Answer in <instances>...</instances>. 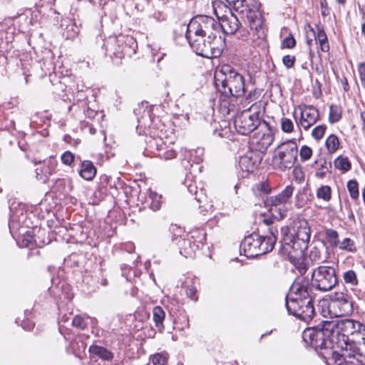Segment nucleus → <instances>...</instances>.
I'll list each match as a JSON object with an SVG mask.
<instances>
[{"label": "nucleus", "instance_id": "21", "mask_svg": "<svg viewBox=\"0 0 365 365\" xmlns=\"http://www.w3.org/2000/svg\"><path fill=\"white\" fill-rule=\"evenodd\" d=\"M89 352L102 360L110 361L113 358V354L105 347L98 345H92L89 347Z\"/></svg>", "mask_w": 365, "mask_h": 365}, {"label": "nucleus", "instance_id": "3", "mask_svg": "<svg viewBox=\"0 0 365 365\" xmlns=\"http://www.w3.org/2000/svg\"><path fill=\"white\" fill-rule=\"evenodd\" d=\"M214 78L217 88L225 96L240 97L245 93L244 77L229 64L218 66Z\"/></svg>", "mask_w": 365, "mask_h": 365}, {"label": "nucleus", "instance_id": "29", "mask_svg": "<svg viewBox=\"0 0 365 365\" xmlns=\"http://www.w3.org/2000/svg\"><path fill=\"white\" fill-rule=\"evenodd\" d=\"M317 196L324 201H329L331 196V187L328 185H322L317 190Z\"/></svg>", "mask_w": 365, "mask_h": 365}, {"label": "nucleus", "instance_id": "1", "mask_svg": "<svg viewBox=\"0 0 365 365\" xmlns=\"http://www.w3.org/2000/svg\"><path fill=\"white\" fill-rule=\"evenodd\" d=\"M220 26L208 16H197L192 19L187 26L186 38L195 52L205 58H212L220 53L217 43Z\"/></svg>", "mask_w": 365, "mask_h": 365}, {"label": "nucleus", "instance_id": "56", "mask_svg": "<svg viewBox=\"0 0 365 365\" xmlns=\"http://www.w3.org/2000/svg\"><path fill=\"white\" fill-rule=\"evenodd\" d=\"M188 243H189V242H188L187 241H186V240H183V244H184V245H186V244H188Z\"/></svg>", "mask_w": 365, "mask_h": 365}, {"label": "nucleus", "instance_id": "52", "mask_svg": "<svg viewBox=\"0 0 365 365\" xmlns=\"http://www.w3.org/2000/svg\"><path fill=\"white\" fill-rule=\"evenodd\" d=\"M349 218L353 221H354V215L353 214V212H351L349 215Z\"/></svg>", "mask_w": 365, "mask_h": 365}, {"label": "nucleus", "instance_id": "38", "mask_svg": "<svg viewBox=\"0 0 365 365\" xmlns=\"http://www.w3.org/2000/svg\"><path fill=\"white\" fill-rule=\"evenodd\" d=\"M255 190L259 195H267L270 192L271 188L267 182H262L255 185Z\"/></svg>", "mask_w": 365, "mask_h": 365}, {"label": "nucleus", "instance_id": "27", "mask_svg": "<svg viewBox=\"0 0 365 365\" xmlns=\"http://www.w3.org/2000/svg\"><path fill=\"white\" fill-rule=\"evenodd\" d=\"M339 141L336 135H331L326 140V146L329 153H334L339 148Z\"/></svg>", "mask_w": 365, "mask_h": 365}, {"label": "nucleus", "instance_id": "42", "mask_svg": "<svg viewBox=\"0 0 365 365\" xmlns=\"http://www.w3.org/2000/svg\"><path fill=\"white\" fill-rule=\"evenodd\" d=\"M74 159L73 154L70 151H66L61 155V161L63 164L70 165Z\"/></svg>", "mask_w": 365, "mask_h": 365}, {"label": "nucleus", "instance_id": "2", "mask_svg": "<svg viewBox=\"0 0 365 365\" xmlns=\"http://www.w3.org/2000/svg\"><path fill=\"white\" fill-rule=\"evenodd\" d=\"M312 292L313 285L308 279L297 278L292 284L287 297L286 306L289 313L304 322L312 319L314 315Z\"/></svg>", "mask_w": 365, "mask_h": 365}, {"label": "nucleus", "instance_id": "37", "mask_svg": "<svg viewBox=\"0 0 365 365\" xmlns=\"http://www.w3.org/2000/svg\"><path fill=\"white\" fill-rule=\"evenodd\" d=\"M299 155L302 160H308L312 155V150L311 148L307 145H303L299 151Z\"/></svg>", "mask_w": 365, "mask_h": 365}, {"label": "nucleus", "instance_id": "9", "mask_svg": "<svg viewBox=\"0 0 365 365\" xmlns=\"http://www.w3.org/2000/svg\"><path fill=\"white\" fill-rule=\"evenodd\" d=\"M258 106L252 104L248 109L238 114L234 121L237 131L242 135H247L257 129L262 122L259 118Z\"/></svg>", "mask_w": 365, "mask_h": 365}, {"label": "nucleus", "instance_id": "57", "mask_svg": "<svg viewBox=\"0 0 365 365\" xmlns=\"http://www.w3.org/2000/svg\"><path fill=\"white\" fill-rule=\"evenodd\" d=\"M310 29H311V31H312V32H314V29H313L312 27H311Z\"/></svg>", "mask_w": 365, "mask_h": 365}, {"label": "nucleus", "instance_id": "24", "mask_svg": "<svg viewBox=\"0 0 365 365\" xmlns=\"http://www.w3.org/2000/svg\"><path fill=\"white\" fill-rule=\"evenodd\" d=\"M351 343L356 345L359 353L365 356V326L364 329L360 331V334L357 336L354 337Z\"/></svg>", "mask_w": 365, "mask_h": 365}, {"label": "nucleus", "instance_id": "16", "mask_svg": "<svg viewBox=\"0 0 365 365\" xmlns=\"http://www.w3.org/2000/svg\"><path fill=\"white\" fill-rule=\"evenodd\" d=\"M215 14L220 20V29H222L224 33L233 34L238 30L240 23L237 17L230 11H229L228 14H225L220 16L218 12L215 10Z\"/></svg>", "mask_w": 365, "mask_h": 365}, {"label": "nucleus", "instance_id": "50", "mask_svg": "<svg viewBox=\"0 0 365 365\" xmlns=\"http://www.w3.org/2000/svg\"><path fill=\"white\" fill-rule=\"evenodd\" d=\"M317 175L319 176V178H324L325 176V173L322 171H318L317 173Z\"/></svg>", "mask_w": 365, "mask_h": 365}, {"label": "nucleus", "instance_id": "39", "mask_svg": "<svg viewBox=\"0 0 365 365\" xmlns=\"http://www.w3.org/2000/svg\"><path fill=\"white\" fill-rule=\"evenodd\" d=\"M339 248L347 251L354 250V242L350 238H345L341 242H339Z\"/></svg>", "mask_w": 365, "mask_h": 365}, {"label": "nucleus", "instance_id": "40", "mask_svg": "<svg viewBox=\"0 0 365 365\" xmlns=\"http://www.w3.org/2000/svg\"><path fill=\"white\" fill-rule=\"evenodd\" d=\"M167 360V357L161 354H155L152 358L153 365H166Z\"/></svg>", "mask_w": 365, "mask_h": 365}, {"label": "nucleus", "instance_id": "46", "mask_svg": "<svg viewBox=\"0 0 365 365\" xmlns=\"http://www.w3.org/2000/svg\"><path fill=\"white\" fill-rule=\"evenodd\" d=\"M358 71L361 81L365 88V62L359 64Z\"/></svg>", "mask_w": 365, "mask_h": 365}, {"label": "nucleus", "instance_id": "48", "mask_svg": "<svg viewBox=\"0 0 365 365\" xmlns=\"http://www.w3.org/2000/svg\"><path fill=\"white\" fill-rule=\"evenodd\" d=\"M273 222H274V220L271 217L264 218L263 220V223L265 226H267L268 227V230H269L270 227H274L272 226ZM267 235H269V231L267 232Z\"/></svg>", "mask_w": 365, "mask_h": 365}, {"label": "nucleus", "instance_id": "54", "mask_svg": "<svg viewBox=\"0 0 365 365\" xmlns=\"http://www.w3.org/2000/svg\"><path fill=\"white\" fill-rule=\"evenodd\" d=\"M338 3L341 4H344L346 2V0H336Z\"/></svg>", "mask_w": 365, "mask_h": 365}, {"label": "nucleus", "instance_id": "15", "mask_svg": "<svg viewBox=\"0 0 365 365\" xmlns=\"http://www.w3.org/2000/svg\"><path fill=\"white\" fill-rule=\"evenodd\" d=\"M299 110H300V118L297 123L305 130L311 128L319 120V110L312 106H299Z\"/></svg>", "mask_w": 365, "mask_h": 365}, {"label": "nucleus", "instance_id": "20", "mask_svg": "<svg viewBox=\"0 0 365 365\" xmlns=\"http://www.w3.org/2000/svg\"><path fill=\"white\" fill-rule=\"evenodd\" d=\"M80 175L86 180H91L96 174V168L90 160H84L81 163Z\"/></svg>", "mask_w": 365, "mask_h": 365}, {"label": "nucleus", "instance_id": "10", "mask_svg": "<svg viewBox=\"0 0 365 365\" xmlns=\"http://www.w3.org/2000/svg\"><path fill=\"white\" fill-rule=\"evenodd\" d=\"M313 285L322 292L332 289L337 284L336 270L331 266H319L312 272Z\"/></svg>", "mask_w": 365, "mask_h": 365}, {"label": "nucleus", "instance_id": "6", "mask_svg": "<svg viewBox=\"0 0 365 365\" xmlns=\"http://www.w3.org/2000/svg\"><path fill=\"white\" fill-rule=\"evenodd\" d=\"M226 1L230 6L233 7L236 11H239L246 18L254 36L257 38L265 37L264 19L257 5L250 7L247 5L246 0H226Z\"/></svg>", "mask_w": 365, "mask_h": 365}, {"label": "nucleus", "instance_id": "49", "mask_svg": "<svg viewBox=\"0 0 365 365\" xmlns=\"http://www.w3.org/2000/svg\"><path fill=\"white\" fill-rule=\"evenodd\" d=\"M101 284L106 287L108 285V280L106 278H103L101 279Z\"/></svg>", "mask_w": 365, "mask_h": 365}, {"label": "nucleus", "instance_id": "35", "mask_svg": "<svg viewBox=\"0 0 365 365\" xmlns=\"http://www.w3.org/2000/svg\"><path fill=\"white\" fill-rule=\"evenodd\" d=\"M150 197L152 199V201H151L150 205V208L154 211L158 210L161 207V201H160L161 196L158 195L156 193H155V194L151 193Z\"/></svg>", "mask_w": 365, "mask_h": 365}, {"label": "nucleus", "instance_id": "55", "mask_svg": "<svg viewBox=\"0 0 365 365\" xmlns=\"http://www.w3.org/2000/svg\"><path fill=\"white\" fill-rule=\"evenodd\" d=\"M195 199H196V200H197V202H201V200H200V199L197 198V197H195Z\"/></svg>", "mask_w": 365, "mask_h": 365}, {"label": "nucleus", "instance_id": "41", "mask_svg": "<svg viewBox=\"0 0 365 365\" xmlns=\"http://www.w3.org/2000/svg\"><path fill=\"white\" fill-rule=\"evenodd\" d=\"M296 58L295 56L286 55L282 58V62L287 68H291L294 66Z\"/></svg>", "mask_w": 365, "mask_h": 365}, {"label": "nucleus", "instance_id": "44", "mask_svg": "<svg viewBox=\"0 0 365 365\" xmlns=\"http://www.w3.org/2000/svg\"><path fill=\"white\" fill-rule=\"evenodd\" d=\"M309 258L313 262H318L321 259V252L317 247H314L309 254Z\"/></svg>", "mask_w": 365, "mask_h": 365}, {"label": "nucleus", "instance_id": "47", "mask_svg": "<svg viewBox=\"0 0 365 365\" xmlns=\"http://www.w3.org/2000/svg\"><path fill=\"white\" fill-rule=\"evenodd\" d=\"M176 157V153L173 150H168L166 152H165L163 155V158L165 160H170L175 158Z\"/></svg>", "mask_w": 365, "mask_h": 365}, {"label": "nucleus", "instance_id": "32", "mask_svg": "<svg viewBox=\"0 0 365 365\" xmlns=\"http://www.w3.org/2000/svg\"><path fill=\"white\" fill-rule=\"evenodd\" d=\"M343 278L344 282L347 284H351L354 286L358 284V279L356 272L353 270H348L344 272Z\"/></svg>", "mask_w": 365, "mask_h": 365}, {"label": "nucleus", "instance_id": "25", "mask_svg": "<svg viewBox=\"0 0 365 365\" xmlns=\"http://www.w3.org/2000/svg\"><path fill=\"white\" fill-rule=\"evenodd\" d=\"M239 165L241 169L246 172H252L255 168V162L251 157L244 155L240 158Z\"/></svg>", "mask_w": 365, "mask_h": 365}, {"label": "nucleus", "instance_id": "12", "mask_svg": "<svg viewBox=\"0 0 365 365\" xmlns=\"http://www.w3.org/2000/svg\"><path fill=\"white\" fill-rule=\"evenodd\" d=\"M328 308L329 314L336 317L349 316L354 311L351 297L347 293L339 292L331 296Z\"/></svg>", "mask_w": 365, "mask_h": 365}, {"label": "nucleus", "instance_id": "26", "mask_svg": "<svg viewBox=\"0 0 365 365\" xmlns=\"http://www.w3.org/2000/svg\"><path fill=\"white\" fill-rule=\"evenodd\" d=\"M341 118V108L335 105H331L329 107V120L331 123L338 122Z\"/></svg>", "mask_w": 365, "mask_h": 365}, {"label": "nucleus", "instance_id": "51", "mask_svg": "<svg viewBox=\"0 0 365 365\" xmlns=\"http://www.w3.org/2000/svg\"><path fill=\"white\" fill-rule=\"evenodd\" d=\"M200 36L201 38H199V42L202 43L204 41H207V38H205L206 37L205 36L200 34Z\"/></svg>", "mask_w": 365, "mask_h": 365}, {"label": "nucleus", "instance_id": "53", "mask_svg": "<svg viewBox=\"0 0 365 365\" xmlns=\"http://www.w3.org/2000/svg\"><path fill=\"white\" fill-rule=\"evenodd\" d=\"M307 44H308L309 46H310V45L312 43L313 40H312V38H310V39H307Z\"/></svg>", "mask_w": 365, "mask_h": 365}, {"label": "nucleus", "instance_id": "23", "mask_svg": "<svg viewBox=\"0 0 365 365\" xmlns=\"http://www.w3.org/2000/svg\"><path fill=\"white\" fill-rule=\"evenodd\" d=\"M153 315L156 327L160 330L163 329V320L165 317L163 309L159 306L155 307L153 310Z\"/></svg>", "mask_w": 365, "mask_h": 365}, {"label": "nucleus", "instance_id": "11", "mask_svg": "<svg viewBox=\"0 0 365 365\" xmlns=\"http://www.w3.org/2000/svg\"><path fill=\"white\" fill-rule=\"evenodd\" d=\"M281 235L282 249L290 258L297 259L304 255V251L308 247V243L295 239L289 227H282Z\"/></svg>", "mask_w": 365, "mask_h": 365}, {"label": "nucleus", "instance_id": "28", "mask_svg": "<svg viewBox=\"0 0 365 365\" xmlns=\"http://www.w3.org/2000/svg\"><path fill=\"white\" fill-rule=\"evenodd\" d=\"M325 235L331 247H336L339 245V235L336 231L332 229H327L325 231Z\"/></svg>", "mask_w": 365, "mask_h": 365}, {"label": "nucleus", "instance_id": "19", "mask_svg": "<svg viewBox=\"0 0 365 365\" xmlns=\"http://www.w3.org/2000/svg\"><path fill=\"white\" fill-rule=\"evenodd\" d=\"M56 165V161L53 158H50L46 163L44 162L43 164L40 163L39 167L36 168V178L38 180L45 181L48 176L55 172Z\"/></svg>", "mask_w": 365, "mask_h": 365}, {"label": "nucleus", "instance_id": "45", "mask_svg": "<svg viewBox=\"0 0 365 365\" xmlns=\"http://www.w3.org/2000/svg\"><path fill=\"white\" fill-rule=\"evenodd\" d=\"M186 294L191 299L195 300V301L197 300V289L195 287H194V286L188 287L186 289Z\"/></svg>", "mask_w": 365, "mask_h": 365}, {"label": "nucleus", "instance_id": "34", "mask_svg": "<svg viewBox=\"0 0 365 365\" xmlns=\"http://www.w3.org/2000/svg\"><path fill=\"white\" fill-rule=\"evenodd\" d=\"M327 126L325 125H320L315 127L312 133V137L316 140H320L323 138L326 131Z\"/></svg>", "mask_w": 365, "mask_h": 365}, {"label": "nucleus", "instance_id": "18", "mask_svg": "<svg viewBox=\"0 0 365 365\" xmlns=\"http://www.w3.org/2000/svg\"><path fill=\"white\" fill-rule=\"evenodd\" d=\"M293 191L294 187L292 185H288L277 195L267 197L265 200V204L268 206H277L284 204L289 201L293 194Z\"/></svg>", "mask_w": 365, "mask_h": 365}, {"label": "nucleus", "instance_id": "22", "mask_svg": "<svg viewBox=\"0 0 365 365\" xmlns=\"http://www.w3.org/2000/svg\"><path fill=\"white\" fill-rule=\"evenodd\" d=\"M315 39L317 40L320 44V48L323 52H328L329 50V45L328 43L327 36L323 29L320 26H317V34L315 36Z\"/></svg>", "mask_w": 365, "mask_h": 365}, {"label": "nucleus", "instance_id": "5", "mask_svg": "<svg viewBox=\"0 0 365 365\" xmlns=\"http://www.w3.org/2000/svg\"><path fill=\"white\" fill-rule=\"evenodd\" d=\"M334 326L331 321H324L317 327L305 330L303 339L307 344L315 349L331 348L334 344L336 345Z\"/></svg>", "mask_w": 365, "mask_h": 365}, {"label": "nucleus", "instance_id": "13", "mask_svg": "<svg viewBox=\"0 0 365 365\" xmlns=\"http://www.w3.org/2000/svg\"><path fill=\"white\" fill-rule=\"evenodd\" d=\"M252 143L260 150H266L274 140V132L269 125L262 120L252 137Z\"/></svg>", "mask_w": 365, "mask_h": 365}, {"label": "nucleus", "instance_id": "14", "mask_svg": "<svg viewBox=\"0 0 365 365\" xmlns=\"http://www.w3.org/2000/svg\"><path fill=\"white\" fill-rule=\"evenodd\" d=\"M335 360L339 365H365V356L359 353L356 348L352 349L351 346L349 349L336 354Z\"/></svg>", "mask_w": 365, "mask_h": 365}, {"label": "nucleus", "instance_id": "30", "mask_svg": "<svg viewBox=\"0 0 365 365\" xmlns=\"http://www.w3.org/2000/svg\"><path fill=\"white\" fill-rule=\"evenodd\" d=\"M335 167L343 171H348L351 168V163L347 158L339 156L334 160Z\"/></svg>", "mask_w": 365, "mask_h": 365}, {"label": "nucleus", "instance_id": "4", "mask_svg": "<svg viewBox=\"0 0 365 365\" xmlns=\"http://www.w3.org/2000/svg\"><path fill=\"white\" fill-rule=\"evenodd\" d=\"M277 233L276 227H270L269 235H259L254 232L246 237L241 245L245 255L255 257L271 252L276 243Z\"/></svg>", "mask_w": 365, "mask_h": 365}, {"label": "nucleus", "instance_id": "17", "mask_svg": "<svg viewBox=\"0 0 365 365\" xmlns=\"http://www.w3.org/2000/svg\"><path fill=\"white\" fill-rule=\"evenodd\" d=\"M293 232L295 239L309 243L310 240V228L305 220L294 222L293 226H287Z\"/></svg>", "mask_w": 365, "mask_h": 365}, {"label": "nucleus", "instance_id": "43", "mask_svg": "<svg viewBox=\"0 0 365 365\" xmlns=\"http://www.w3.org/2000/svg\"><path fill=\"white\" fill-rule=\"evenodd\" d=\"M296 45L294 38L291 35L285 38L282 41V46L287 48H292Z\"/></svg>", "mask_w": 365, "mask_h": 365}, {"label": "nucleus", "instance_id": "7", "mask_svg": "<svg viewBox=\"0 0 365 365\" xmlns=\"http://www.w3.org/2000/svg\"><path fill=\"white\" fill-rule=\"evenodd\" d=\"M334 326L335 335H336V346L341 351L351 348H356L354 343V337L360 334L365 325L358 321L351 319H345L338 321H331Z\"/></svg>", "mask_w": 365, "mask_h": 365}, {"label": "nucleus", "instance_id": "31", "mask_svg": "<svg viewBox=\"0 0 365 365\" xmlns=\"http://www.w3.org/2000/svg\"><path fill=\"white\" fill-rule=\"evenodd\" d=\"M347 189L352 199L356 200L359 197V186L356 180H349L347 183Z\"/></svg>", "mask_w": 365, "mask_h": 365}, {"label": "nucleus", "instance_id": "33", "mask_svg": "<svg viewBox=\"0 0 365 365\" xmlns=\"http://www.w3.org/2000/svg\"><path fill=\"white\" fill-rule=\"evenodd\" d=\"M281 128L284 133H292L294 130V123L289 118H282L281 119Z\"/></svg>", "mask_w": 365, "mask_h": 365}, {"label": "nucleus", "instance_id": "36", "mask_svg": "<svg viewBox=\"0 0 365 365\" xmlns=\"http://www.w3.org/2000/svg\"><path fill=\"white\" fill-rule=\"evenodd\" d=\"M72 324L80 329H84L87 327L86 321L80 315H76L73 317Z\"/></svg>", "mask_w": 365, "mask_h": 365}, {"label": "nucleus", "instance_id": "8", "mask_svg": "<svg viewBox=\"0 0 365 365\" xmlns=\"http://www.w3.org/2000/svg\"><path fill=\"white\" fill-rule=\"evenodd\" d=\"M298 148L295 141L288 140L279 145L272 156V164L275 168L286 170L294 167L297 158Z\"/></svg>", "mask_w": 365, "mask_h": 365}]
</instances>
